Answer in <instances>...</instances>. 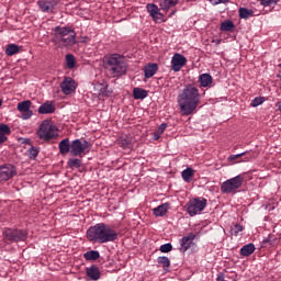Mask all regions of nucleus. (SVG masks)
Masks as SVG:
<instances>
[{
  "label": "nucleus",
  "instance_id": "f257e3e1",
  "mask_svg": "<svg viewBox=\"0 0 281 281\" xmlns=\"http://www.w3.org/2000/svg\"><path fill=\"white\" fill-rule=\"evenodd\" d=\"M177 103L182 115H192L201 104V91L196 86L188 83L179 92Z\"/></svg>",
  "mask_w": 281,
  "mask_h": 281
},
{
  "label": "nucleus",
  "instance_id": "f03ea898",
  "mask_svg": "<svg viewBox=\"0 0 281 281\" xmlns=\"http://www.w3.org/2000/svg\"><path fill=\"white\" fill-rule=\"evenodd\" d=\"M87 238L90 243H99L100 245L115 243L117 240V232L109 224L99 223L87 231Z\"/></svg>",
  "mask_w": 281,
  "mask_h": 281
},
{
  "label": "nucleus",
  "instance_id": "7ed1b4c3",
  "mask_svg": "<svg viewBox=\"0 0 281 281\" xmlns=\"http://www.w3.org/2000/svg\"><path fill=\"white\" fill-rule=\"evenodd\" d=\"M52 36V43L59 49L76 45V31L70 26H55Z\"/></svg>",
  "mask_w": 281,
  "mask_h": 281
},
{
  "label": "nucleus",
  "instance_id": "20e7f679",
  "mask_svg": "<svg viewBox=\"0 0 281 281\" xmlns=\"http://www.w3.org/2000/svg\"><path fill=\"white\" fill-rule=\"evenodd\" d=\"M108 66L110 67V74L114 78H120V76H125L128 71V64L124 59L123 55L112 54L108 58Z\"/></svg>",
  "mask_w": 281,
  "mask_h": 281
},
{
  "label": "nucleus",
  "instance_id": "39448f33",
  "mask_svg": "<svg viewBox=\"0 0 281 281\" xmlns=\"http://www.w3.org/2000/svg\"><path fill=\"white\" fill-rule=\"evenodd\" d=\"M37 137H40V139L43 142L56 139L58 137V127L54 124V122L44 120L37 130Z\"/></svg>",
  "mask_w": 281,
  "mask_h": 281
},
{
  "label": "nucleus",
  "instance_id": "423d86ee",
  "mask_svg": "<svg viewBox=\"0 0 281 281\" xmlns=\"http://www.w3.org/2000/svg\"><path fill=\"white\" fill-rule=\"evenodd\" d=\"M207 207V200L205 198H193L187 203V212L189 216H196Z\"/></svg>",
  "mask_w": 281,
  "mask_h": 281
},
{
  "label": "nucleus",
  "instance_id": "0eeeda50",
  "mask_svg": "<svg viewBox=\"0 0 281 281\" xmlns=\"http://www.w3.org/2000/svg\"><path fill=\"white\" fill-rule=\"evenodd\" d=\"M243 181H245V179L241 178V176L231 178L222 183L221 192H223V194H234L236 190L243 188Z\"/></svg>",
  "mask_w": 281,
  "mask_h": 281
},
{
  "label": "nucleus",
  "instance_id": "6e6552de",
  "mask_svg": "<svg viewBox=\"0 0 281 281\" xmlns=\"http://www.w3.org/2000/svg\"><path fill=\"white\" fill-rule=\"evenodd\" d=\"M3 236L10 243H25L27 240V231L7 228Z\"/></svg>",
  "mask_w": 281,
  "mask_h": 281
},
{
  "label": "nucleus",
  "instance_id": "1a4fd4ad",
  "mask_svg": "<svg viewBox=\"0 0 281 281\" xmlns=\"http://www.w3.org/2000/svg\"><path fill=\"white\" fill-rule=\"evenodd\" d=\"M59 3H60V0H38L37 1V5L41 12H44L45 14H55L56 8H58Z\"/></svg>",
  "mask_w": 281,
  "mask_h": 281
},
{
  "label": "nucleus",
  "instance_id": "9d476101",
  "mask_svg": "<svg viewBox=\"0 0 281 281\" xmlns=\"http://www.w3.org/2000/svg\"><path fill=\"white\" fill-rule=\"evenodd\" d=\"M14 177H16V167L14 165L7 164L0 166V183L10 181Z\"/></svg>",
  "mask_w": 281,
  "mask_h": 281
},
{
  "label": "nucleus",
  "instance_id": "9b49d317",
  "mask_svg": "<svg viewBox=\"0 0 281 281\" xmlns=\"http://www.w3.org/2000/svg\"><path fill=\"white\" fill-rule=\"evenodd\" d=\"M87 148H89V142L87 140L81 142L79 138H77L72 140L70 144V154L74 157H80V155H82V153H85Z\"/></svg>",
  "mask_w": 281,
  "mask_h": 281
},
{
  "label": "nucleus",
  "instance_id": "f8f14e48",
  "mask_svg": "<svg viewBox=\"0 0 281 281\" xmlns=\"http://www.w3.org/2000/svg\"><path fill=\"white\" fill-rule=\"evenodd\" d=\"M16 109L21 113L22 120H30L34 115V112L31 110L32 101L30 100L19 102Z\"/></svg>",
  "mask_w": 281,
  "mask_h": 281
},
{
  "label": "nucleus",
  "instance_id": "ddd939ff",
  "mask_svg": "<svg viewBox=\"0 0 281 281\" xmlns=\"http://www.w3.org/2000/svg\"><path fill=\"white\" fill-rule=\"evenodd\" d=\"M60 89L64 95H71V93L77 89L76 80L71 77H65L60 83Z\"/></svg>",
  "mask_w": 281,
  "mask_h": 281
},
{
  "label": "nucleus",
  "instance_id": "4468645a",
  "mask_svg": "<svg viewBox=\"0 0 281 281\" xmlns=\"http://www.w3.org/2000/svg\"><path fill=\"white\" fill-rule=\"evenodd\" d=\"M188 63L186 56L176 53L171 58V69L172 71H181V68Z\"/></svg>",
  "mask_w": 281,
  "mask_h": 281
},
{
  "label": "nucleus",
  "instance_id": "2eb2a0df",
  "mask_svg": "<svg viewBox=\"0 0 281 281\" xmlns=\"http://www.w3.org/2000/svg\"><path fill=\"white\" fill-rule=\"evenodd\" d=\"M194 238H196V235L194 233H189L187 236L182 237L180 239V251L186 254L190 247L194 244Z\"/></svg>",
  "mask_w": 281,
  "mask_h": 281
},
{
  "label": "nucleus",
  "instance_id": "dca6fc26",
  "mask_svg": "<svg viewBox=\"0 0 281 281\" xmlns=\"http://www.w3.org/2000/svg\"><path fill=\"white\" fill-rule=\"evenodd\" d=\"M86 276L89 278V280L98 281L100 278H102V272L98 266L92 265L91 267L86 268Z\"/></svg>",
  "mask_w": 281,
  "mask_h": 281
},
{
  "label": "nucleus",
  "instance_id": "f3484780",
  "mask_svg": "<svg viewBox=\"0 0 281 281\" xmlns=\"http://www.w3.org/2000/svg\"><path fill=\"white\" fill-rule=\"evenodd\" d=\"M56 111V105H54V102L46 101L42 105H40L37 112L40 115H49Z\"/></svg>",
  "mask_w": 281,
  "mask_h": 281
},
{
  "label": "nucleus",
  "instance_id": "a211bd4d",
  "mask_svg": "<svg viewBox=\"0 0 281 281\" xmlns=\"http://www.w3.org/2000/svg\"><path fill=\"white\" fill-rule=\"evenodd\" d=\"M157 71H159V66L157 64H147L144 67L145 78H153Z\"/></svg>",
  "mask_w": 281,
  "mask_h": 281
},
{
  "label": "nucleus",
  "instance_id": "6ab92c4d",
  "mask_svg": "<svg viewBox=\"0 0 281 281\" xmlns=\"http://www.w3.org/2000/svg\"><path fill=\"white\" fill-rule=\"evenodd\" d=\"M179 3V0H159V8L162 12H168L171 8H175Z\"/></svg>",
  "mask_w": 281,
  "mask_h": 281
},
{
  "label": "nucleus",
  "instance_id": "aec40b11",
  "mask_svg": "<svg viewBox=\"0 0 281 281\" xmlns=\"http://www.w3.org/2000/svg\"><path fill=\"white\" fill-rule=\"evenodd\" d=\"M119 144L121 146V148L124 149H128L131 150L133 148V139L131 138V136H121L119 139Z\"/></svg>",
  "mask_w": 281,
  "mask_h": 281
},
{
  "label": "nucleus",
  "instance_id": "412c9836",
  "mask_svg": "<svg viewBox=\"0 0 281 281\" xmlns=\"http://www.w3.org/2000/svg\"><path fill=\"white\" fill-rule=\"evenodd\" d=\"M59 153L61 155H67V153H71V143L69 142V138H64L59 145Z\"/></svg>",
  "mask_w": 281,
  "mask_h": 281
},
{
  "label": "nucleus",
  "instance_id": "4be33fe9",
  "mask_svg": "<svg viewBox=\"0 0 281 281\" xmlns=\"http://www.w3.org/2000/svg\"><path fill=\"white\" fill-rule=\"evenodd\" d=\"M168 207L170 204L164 203L153 210L154 216H166L168 214Z\"/></svg>",
  "mask_w": 281,
  "mask_h": 281
},
{
  "label": "nucleus",
  "instance_id": "5701e85b",
  "mask_svg": "<svg viewBox=\"0 0 281 281\" xmlns=\"http://www.w3.org/2000/svg\"><path fill=\"white\" fill-rule=\"evenodd\" d=\"M133 98L134 100H145V98H148V91L143 88H134Z\"/></svg>",
  "mask_w": 281,
  "mask_h": 281
},
{
  "label": "nucleus",
  "instance_id": "b1692460",
  "mask_svg": "<svg viewBox=\"0 0 281 281\" xmlns=\"http://www.w3.org/2000/svg\"><path fill=\"white\" fill-rule=\"evenodd\" d=\"M254 251H256V246L254 244H247L240 248L239 254L240 256L248 258Z\"/></svg>",
  "mask_w": 281,
  "mask_h": 281
},
{
  "label": "nucleus",
  "instance_id": "393cba45",
  "mask_svg": "<svg viewBox=\"0 0 281 281\" xmlns=\"http://www.w3.org/2000/svg\"><path fill=\"white\" fill-rule=\"evenodd\" d=\"M213 78H212V75H210V74H202V75H200V77H199V82H200V85H201V87H210V85H212V82H213Z\"/></svg>",
  "mask_w": 281,
  "mask_h": 281
},
{
  "label": "nucleus",
  "instance_id": "a878e982",
  "mask_svg": "<svg viewBox=\"0 0 281 281\" xmlns=\"http://www.w3.org/2000/svg\"><path fill=\"white\" fill-rule=\"evenodd\" d=\"M181 177L186 183H192V179L194 178V169L187 168L181 172Z\"/></svg>",
  "mask_w": 281,
  "mask_h": 281
},
{
  "label": "nucleus",
  "instance_id": "bb28decb",
  "mask_svg": "<svg viewBox=\"0 0 281 281\" xmlns=\"http://www.w3.org/2000/svg\"><path fill=\"white\" fill-rule=\"evenodd\" d=\"M85 260H88L89 262H93L100 258V251L98 250H89L83 254Z\"/></svg>",
  "mask_w": 281,
  "mask_h": 281
},
{
  "label": "nucleus",
  "instance_id": "cd10ccee",
  "mask_svg": "<svg viewBox=\"0 0 281 281\" xmlns=\"http://www.w3.org/2000/svg\"><path fill=\"white\" fill-rule=\"evenodd\" d=\"M234 27H235V25L232 20H225L220 25L221 32H232L234 30Z\"/></svg>",
  "mask_w": 281,
  "mask_h": 281
},
{
  "label": "nucleus",
  "instance_id": "c85d7f7f",
  "mask_svg": "<svg viewBox=\"0 0 281 281\" xmlns=\"http://www.w3.org/2000/svg\"><path fill=\"white\" fill-rule=\"evenodd\" d=\"M239 19H250L254 16V10L247 9L245 7L239 8Z\"/></svg>",
  "mask_w": 281,
  "mask_h": 281
},
{
  "label": "nucleus",
  "instance_id": "c756f323",
  "mask_svg": "<svg viewBox=\"0 0 281 281\" xmlns=\"http://www.w3.org/2000/svg\"><path fill=\"white\" fill-rule=\"evenodd\" d=\"M158 265H161L164 271H168L170 269V259L166 256H161L157 258Z\"/></svg>",
  "mask_w": 281,
  "mask_h": 281
},
{
  "label": "nucleus",
  "instance_id": "7c9ffc66",
  "mask_svg": "<svg viewBox=\"0 0 281 281\" xmlns=\"http://www.w3.org/2000/svg\"><path fill=\"white\" fill-rule=\"evenodd\" d=\"M5 54L8 56H14L15 54H19V45L16 44H9L5 48Z\"/></svg>",
  "mask_w": 281,
  "mask_h": 281
},
{
  "label": "nucleus",
  "instance_id": "2f4dec72",
  "mask_svg": "<svg viewBox=\"0 0 281 281\" xmlns=\"http://www.w3.org/2000/svg\"><path fill=\"white\" fill-rule=\"evenodd\" d=\"M66 66L68 69H74L76 67V56H74L72 54H67Z\"/></svg>",
  "mask_w": 281,
  "mask_h": 281
},
{
  "label": "nucleus",
  "instance_id": "473e14b6",
  "mask_svg": "<svg viewBox=\"0 0 281 281\" xmlns=\"http://www.w3.org/2000/svg\"><path fill=\"white\" fill-rule=\"evenodd\" d=\"M146 10L150 16L158 14L159 10H161L157 4L155 3H148L146 5Z\"/></svg>",
  "mask_w": 281,
  "mask_h": 281
},
{
  "label": "nucleus",
  "instance_id": "72a5a7b5",
  "mask_svg": "<svg viewBox=\"0 0 281 281\" xmlns=\"http://www.w3.org/2000/svg\"><path fill=\"white\" fill-rule=\"evenodd\" d=\"M245 229V227H243V225L240 224H234L233 226H231V235L232 236H238V234H240V232H243Z\"/></svg>",
  "mask_w": 281,
  "mask_h": 281
},
{
  "label": "nucleus",
  "instance_id": "f704fd0d",
  "mask_svg": "<svg viewBox=\"0 0 281 281\" xmlns=\"http://www.w3.org/2000/svg\"><path fill=\"white\" fill-rule=\"evenodd\" d=\"M12 133V130H10V126L8 124H0V134L3 135L4 137H8Z\"/></svg>",
  "mask_w": 281,
  "mask_h": 281
},
{
  "label": "nucleus",
  "instance_id": "c9c22d12",
  "mask_svg": "<svg viewBox=\"0 0 281 281\" xmlns=\"http://www.w3.org/2000/svg\"><path fill=\"white\" fill-rule=\"evenodd\" d=\"M68 166L70 168H80V166H82V160H80L78 158H70L68 160Z\"/></svg>",
  "mask_w": 281,
  "mask_h": 281
},
{
  "label": "nucleus",
  "instance_id": "e433bc0d",
  "mask_svg": "<svg viewBox=\"0 0 281 281\" xmlns=\"http://www.w3.org/2000/svg\"><path fill=\"white\" fill-rule=\"evenodd\" d=\"M159 251H161V254H170V251H172V244L167 243L161 245Z\"/></svg>",
  "mask_w": 281,
  "mask_h": 281
},
{
  "label": "nucleus",
  "instance_id": "4c0bfd02",
  "mask_svg": "<svg viewBox=\"0 0 281 281\" xmlns=\"http://www.w3.org/2000/svg\"><path fill=\"white\" fill-rule=\"evenodd\" d=\"M263 102H265V98H263V97H256V98L251 101L250 105L254 106V108H256V106H260V104H262Z\"/></svg>",
  "mask_w": 281,
  "mask_h": 281
},
{
  "label": "nucleus",
  "instance_id": "58836bf2",
  "mask_svg": "<svg viewBox=\"0 0 281 281\" xmlns=\"http://www.w3.org/2000/svg\"><path fill=\"white\" fill-rule=\"evenodd\" d=\"M151 19H153V21H155V23H162L164 15L161 12L158 11V14L151 15Z\"/></svg>",
  "mask_w": 281,
  "mask_h": 281
},
{
  "label": "nucleus",
  "instance_id": "ea45409f",
  "mask_svg": "<svg viewBox=\"0 0 281 281\" xmlns=\"http://www.w3.org/2000/svg\"><path fill=\"white\" fill-rule=\"evenodd\" d=\"M273 3H278L277 0H260V4L263 5V8H269L273 5Z\"/></svg>",
  "mask_w": 281,
  "mask_h": 281
},
{
  "label": "nucleus",
  "instance_id": "a19ab883",
  "mask_svg": "<svg viewBox=\"0 0 281 281\" xmlns=\"http://www.w3.org/2000/svg\"><path fill=\"white\" fill-rule=\"evenodd\" d=\"M29 155L31 159H36V157H38V149L31 147L29 149Z\"/></svg>",
  "mask_w": 281,
  "mask_h": 281
},
{
  "label": "nucleus",
  "instance_id": "79ce46f5",
  "mask_svg": "<svg viewBox=\"0 0 281 281\" xmlns=\"http://www.w3.org/2000/svg\"><path fill=\"white\" fill-rule=\"evenodd\" d=\"M247 155V151H244L241 154L231 155L228 157V161H236V159H240V157H245Z\"/></svg>",
  "mask_w": 281,
  "mask_h": 281
},
{
  "label": "nucleus",
  "instance_id": "37998d69",
  "mask_svg": "<svg viewBox=\"0 0 281 281\" xmlns=\"http://www.w3.org/2000/svg\"><path fill=\"white\" fill-rule=\"evenodd\" d=\"M166 128H168V124L162 123L159 125V127L156 130L160 135H164V131H166Z\"/></svg>",
  "mask_w": 281,
  "mask_h": 281
},
{
  "label": "nucleus",
  "instance_id": "c03bdc74",
  "mask_svg": "<svg viewBox=\"0 0 281 281\" xmlns=\"http://www.w3.org/2000/svg\"><path fill=\"white\" fill-rule=\"evenodd\" d=\"M160 138H161V134H160L158 131L154 132V134H153V139H154L155 142H157V140L160 139Z\"/></svg>",
  "mask_w": 281,
  "mask_h": 281
},
{
  "label": "nucleus",
  "instance_id": "a18cd8bd",
  "mask_svg": "<svg viewBox=\"0 0 281 281\" xmlns=\"http://www.w3.org/2000/svg\"><path fill=\"white\" fill-rule=\"evenodd\" d=\"M8 142V136H4L3 134H0V144H3Z\"/></svg>",
  "mask_w": 281,
  "mask_h": 281
},
{
  "label": "nucleus",
  "instance_id": "49530a36",
  "mask_svg": "<svg viewBox=\"0 0 281 281\" xmlns=\"http://www.w3.org/2000/svg\"><path fill=\"white\" fill-rule=\"evenodd\" d=\"M244 161H251V155L245 156Z\"/></svg>",
  "mask_w": 281,
  "mask_h": 281
},
{
  "label": "nucleus",
  "instance_id": "de8ad7c7",
  "mask_svg": "<svg viewBox=\"0 0 281 281\" xmlns=\"http://www.w3.org/2000/svg\"><path fill=\"white\" fill-rule=\"evenodd\" d=\"M229 0H217L216 3H227Z\"/></svg>",
  "mask_w": 281,
  "mask_h": 281
},
{
  "label": "nucleus",
  "instance_id": "09e8293b",
  "mask_svg": "<svg viewBox=\"0 0 281 281\" xmlns=\"http://www.w3.org/2000/svg\"><path fill=\"white\" fill-rule=\"evenodd\" d=\"M278 110L281 111V102L277 103Z\"/></svg>",
  "mask_w": 281,
  "mask_h": 281
},
{
  "label": "nucleus",
  "instance_id": "8fccbe9b",
  "mask_svg": "<svg viewBox=\"0 0 281 281\" xmlns=\"http://www.w3.org/2000/svg\"><path fill=\"white\" fill-rule=\"evenodd\" d=\"M177 11H172L170 14H169V18H172V16H175V13H176Z\"/></svg>",
  "mask_w": 281,
  "mask_h": 281
},
{
  "label": "nucleus",
  "instance_id": "3c124183",
  "mask_svg": "<svg viewBox=\"0 0 281 281\" xmlns=\"http://www.w3.org/2000/svg\"><path fill=\"white\" fill-rule=\"evenodd\" d=\"M3 105V100L0 99V108Z\"/></svg>",
  "mask_w": 281,
  "mask_h": 281
},
{
  "label": "nucleus",
  "instance_id": "603ef678",
  "mask_svg": "<svg viewBox=\"0 0 281 281\" xmlns=\"http://www.w3.org/2000/svg\"><path fill=\"white\" fill-rule=\"evenodd\" d=\"M218 43H221V40L217 41V45H218Z\"/></svg>",
  "mask_w": 281,
  "mask_h": 281
},
{
  "label": "nucleus",
  "instance_id": "864d4df0",
  "mask_svg": "<svg viewBox=\"0 0 281 281\" xmlns=\"http://www.w3.org/2000/svg\"><path fill=\"white\" fill-rule=\"evenodd\" d=\"M279 67L281 68V64L279 65Z\"/></svg>",
  "mask_w": 281,
  "mask_h": 281
}]
</instances>
